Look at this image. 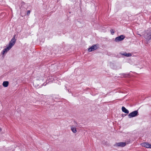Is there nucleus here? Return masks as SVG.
I'll list each match as a JSON object with an SVG mask.
<instances>
[{"instance_id": "nucleus-1", "label": "nucleus", "mask_w": 151, "mask_h": 151, "mask_svg": "<svg viewBox=\"0 0 151 151\" xmlns=\"http://www.w3.org/2000/svg\"><path fill=\"white\" fill-rule=\"evenodd\" d=\"M16 41V40L15 38V37L14 36L9 42L8 45H6V47L2 50L1 54L3 55L6 54L7 52L10 50L14 45Z\"/></svg>"}, {"instance_id": "nucleus-2", "label": "nucleus", "mask_w": 151, "mask_h": 151, "mask_svg": "<svg viewBox=\"0 0 151 151\" xmlns=\"http://www.w3.org/2000/svg\"><path fill=\"white\" fill-rule=\"evenodd\" d=\"M138 115V111H134L130 113L128 115L129 118L135 117Z\"/></svg>"}, {"instance_id": "nucleus-3", "label": "nucleus", "mask_w": 151, "mask_h": 151, "mask_svg": "<svg viewBox=\"0 0 151 151\" xmlns=\"http://www.w3.org/2000/svg\"><path fill=\"white\" fill-rule=\"evenodd\" d=\"M126 144V142H119L116 143L114 146L115 147H122L125 146Z\"/></svg>"}, {"instance_id": "nucleus-4", "label": "nucleus", "mask_w": 151, "mask_h": 151, "mask_svg": "<svg viewBox=\"0 0 151 151\" xmlns=\"http://www.w3.org/2000/svg\"><path fill=\"white\" fill-rule=\"evenodd\" d=\"M98 48V45H93L88 49V51L89 52H91L97 49Z\"/></svg>"}, {"instance_id": "nucleus-5", "label": "nucleus", "mask_w": 151, "mask_h": 151, "mask_svg": "<svg viewBox=\"0 0 151 151\" xmlns=\"http://www.w3.org/2000/svg\"><path fill=\"white\" fill-rule=\"evenodd\" d=\"M141 145L147 148H151V144L147 142H143L141 143Z\"/></svg>"}, {"instance_id": "nucleus-6", "label": "nucleus", "mask_w": 151, "mask_h": 151, "mask_svg": "<svg viewBox=\"0 0 151 151\" xmlns=\"http://www.w3.org/2000/svg\"><path fill=\"white\" fill-rule=\"evenodd\" d=\"M125 38V37L123 35H121L116 37L115 39V41L116 42H119L123 40Z\"/></svg>"}, {"instance_id": "nucleus-7", "label": "nucleus", "mask_w": 151, "mask_h": 151, "mask_svg": "<svg viewBox=\"0 0 151 151\" xmlns=\"http://www.w3.org/2000/svg\"><path fill=\"white\" fill-rule=\"evenodd\" d=\"M145 38L147 41H149L151 39V31H150L146 36Z\"/></svg>"}, {"instance_id": "nucleus-8", "label": "nucleus", "mask_w": 151, "mask_h": 151, "mask_svg": "<svg viewBox=\"0 0 151 151\" xmlns=\"http://www.w3.org/2000/svg\"><path fill=\"white\" fill-rule=\"evenodd\" d=\"M71 129L72 132L74 133H76L77 132V130L76 128L73 126H72L71 127Z\"/></svg>"}, {"instance_id": "nucleus-9", "label": "nucleus", "mask_w": 151, "mask_h": 151, "mask_svg": "<svg viewBox=\"0 0 151 151\" xmlns=\"http://www.w3.org/2000/svg\"><path fill=\"white\" fill-rule=\"evenodd\" d=\"M9 82L8 81H4L2 83L3 86L5 87H7L9 85Z\"/></svg>"}, {"instance_id": "nucleus-10", "label": "nucleus", "mask_w": 151, "mask_h": 151, "mask_svg": "<svg viewBox=\"0 0 151 151\" xmlns=\"http://www.w3.org/2000/svg\"><path fill=\"white\" fill-rule=\"evenodd\" d=\"M122 110L123 112H124L126 113H127V114L129 113V111L127 109H126V108H125L124 106H123L122 107Z\"/></svg>"}, {"instance_id": "nucleus-11", "label": "nucleus", "mask_w": 151, "mask_h": 151, "mask_svg": "<svg viewBox=\"0 0 151 151\" xmlns=\"http://www.w3.org/2000/svg\"><path fill=\"white\" fill-rule=\"evenodd\" d=\"M124 55L125 56H127V57H129V56H131V54L130 53H124Z\"/></svg>"}, {"instance_id": "nucleus-12", "label": "nucleus", "mask_w": 151, "mask_h": 151, "mask_svg": "<svg viewBox=\"0 0 151 151\" xmlns=\"http://www.w3.org/2000/svg\"><path fill=\"white\" fill-rule=\"evenodd\" d=\"M30 11H29V10H28L27 11V15L28 16H29L30 14Z\"/></svg>"}, {"instance_id": "nucleus-13", "label": "nucleus", "mask_w": 151, "mask_h": 151, "mask_svg": "<svg viewBox=\"0 0 151 151\" xmlns=\"http://www.w3.org/2000/svg\"><path fill=\"white\" fill-rule=\"evenodd\" d=\"M111 32L112 35H113L114 33V32L113 31V29H111Z\"/></svg>"}, {"instance_id": "nucleus-14", "label": "nucleus", "mask_w": 151, "mask_h": 151, "mask_svg": "<svg viewBox=\"0 0 151 151\" xmlns=\"http://www.w3.org/2000/svg\"><path fill=\"white\" fill-rule=\"evenodd\" d=\"M1 129L0 128V132H1Z\"/></svg>"}, {"instance_id": "nucleus-15", "label": "nucleus", "mask_w": 151, "mask_h": 151, "mask_svg": "<svg viewBox=\"0 0 151 151\" xmlns=\"http://www.w3.org/2000/svg\"><path fill=\"white\" fill-rule=\"evenodd\" d=\"M139 35H140V36H141V35H140V34H139Z\"/></svg>"}]
</instances>
